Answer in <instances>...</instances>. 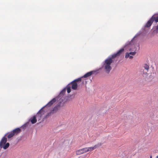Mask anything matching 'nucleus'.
Wrapping results in <instances>:
<instances>
[{"label": "nucleus", "instance_id": "obj_2", "mask_svg": "<svg viewBox=\"0 0 158 158\" xmlns=\"http://www.w3.org/2000/svg\"><path fill=\"white\" fill-rule=\"evenodd\" d=\"M44 114L43 110L41 109L39 111L36 115V116H34L31 118L29 120V121H31L32 124H34L37 122L36 118H38L39 120H40L42 115Z\"/></svg>", "mask_w": 158, "mask_h": 158}, {"label": "nucleus", "instance_id": "obj_12", "mask_svg": "<svg viewBox=\"0 0 158 158\" xmlns=\"http://www.w3.org/2000/svg\"><path fill=\"white\" fill-rule=\"evenodd\" d=\"M94 71H91L89 72H88L86 73L85 75H84L83 77H82L86 78L88 77H89L92 74Z\"/></svg>", "mask_w": 158, "mask_h": 158}, {"label": "nucleus", "instance_id": "obj_18", "mask_svg": "<svg viewBox=\"0 0 158 158\" xmlns=\"http://www.w3.org/2000/svg\"><path fill=\"white\" fill-rule=\"evenodd\" d=\"M66 89L65 88L63 89L60 92V94H64L66 92Z\"/></svg>", "mask_w": 158, "mask_h": 158}, {"label": "nucleus", "instance_id": "obj_8", "mask_svg": "<svg viewBox=\"0 0 158 158\" xmlns=\"http://www.w3.org/2000/svg\"><path fill=\"white\" fill-rule=\"evenodd\" d=\"M86 152L85 148L77 150L76 152L77 155H79Z\"/></svg>", "mask_w": 158, "mask_h": 158}, {"label": "nucleus", "instance_id": "obj_5", "mask_svg": "<svg viewBox=\"0 0 158 158\" xmlns=\"http://www.w3.org/2000/svg\"><path fill=\"white\" fill-rule=\"evenodd\" d=\"M60 108L59 106H55L53 109L49 113H48L47 115L46 116V118L47 117L51 115L52 114H53L54 113L56 112Z\"/></svg>", "mask_w": 158, "mask_h": 158}, {"label": "nucleus", "instance_id": "obj_7", "mask_svg": "<svg viewBox=\"0 0 158 158\" xmlns=\"http://www.w3.org/2000/svg\"><path fill=\"white\" fill-rule=\"evenodd\" d=\"M69 84H70V86L72 88V89L73 90H76L77 88V84L75 82V81H73L71 82Z\"/></svg>", "mask_w": 158, "mask_h": 158}, {"label": "nucleus", "instance_id": "obj_25", "mask_svg": "<svg viewBox=\"0 0 158 158\" xmlns=\"http://www.w3.org/2000/svg\"><path fill=\"white\" fill-rule=\"evenodd\" d=\"M156 158H158V155L157 156Z\"/></svg>", "mask_w": 158, "mask_h": 158}, {"label": "nucleus", "instance_id": "obj_1", "mask_svg": "<svg viewBox=\"0 0 158 158\" xmlns=\"http://www.w3.org/2000/svg\"><path fill=\"white\" fill-rule=\"evenodd\" d=\"M113 59L110 56L106 59L103 62L102 68L104 69L106 73L109 74L112 69L111 66V64L113 62Z\"/></svg>", "mask_w": 158, "mask_h": 158}, {"label": "nucleus", "instance_id": "obj_14", "mask_svg": "<svg viewBox=\"0 0 158 158\" xmlns=\"http://www.w3.org/2000/svg\"><path fill=\"white\" fill-rule=\"evenodd\" d=\"M143 68L146 70V71L143 73H147V72L148 71L149 69V65L147 64H144L143 65Z\"/></svg>", "mask_w": 158, "mask_h": 158}, {"label": "nucleus", "instance_id": "obj_19", "mask_svg": "<svg viewBox=\"0 0 158 158\" xmlns=\"http://www.w3.org/2000/svg\"><path fill=\"white\" fill-rule=\"evenodd\" d=\"M136 53V52H130L128 53V54H129L130 55L134 56L135 55Z\"/></svg>", "mask_w": 158, "mask_h": 158}, {"label": "nucleus", "instance_id": "obj_11", "mask_svg": "<svg viewBox=\"0 0 158 158\" xmlns=\"http://www.w3.org/2000/svg\"><path fill=\"white\" fill-rule=\"evenodd\" d=\"M153 22L151 18L147 22L145 25V27H148L151 26Z\"/></svg>", "mask_w": 158, "mask_h": 158}, {"label": "nucleus", "instance_id": "obj_4", "mask_svg": "<svg viewBox=\"0 0 158 158\" xmlns=\"http://www.w3.org/2000/svg\"><path fill=\"white\" fill-rule=\"evenodd\" d=\"M124 49L123 48H121L116 53H114L111 55L110 56L113 59H114L117 56H119L121 55L124 52Z\"/></svg>", "mask_w": 158, "mask_h": 158}, {"label": "nucleus", "instance_id": "obj_9", "mask_svg": "<svg viewBox=\"0 0 158 158\" xmlns=\"http://www.w3.org/2000/svg\"><path fill=\"white\" fill-rule=\"evenodd\" d=\"M7 141V138L5 136L3 137L2 139L0 142V147L2 148L3 146L5 144Z\"/></svg>", "mask_w": 158, "mask_h": 158}, {"label": "nucleus", "instance_id": "obj_15", "mask_svg": "<svg viewBox=\"0 0 158 158\" xmlns=\"http://www.w3.org/2000/svg\"><path fill=\"white\" fill-rule=\"evenodd\" d=\"M125 57L126 58H129L130 59H132L133 58V56L131 55H130L128 54V52H126V53Z\"/></svg>", "mask_w": 158, "mask_h": 158}, {"label": "nucleus", "instance_id": "obj_3", "mask_svg": "<svg viewBox=\"0 0 158 158\" xmlns=\"http://www.w3.org/2000/svg\"><path fill=\"white\" fill-rule=\"evenodd\" d=\"M21 131L20 129L19 128H17L14 129L10 133H9L7 137L8 139H10L12 137L15 135H17Z\"/></svg>", "mask_w": 158, "mask_h": 158}, {"label": "nucleus", "instance_id": "obj_21", "mask_svg": "<svg viewBox=\"0 0 158 158\" xmlns=\"http://www.w3.org/2000/svg\"><path fill=\"white\" fill-rule=\"evenodd\" d=\"M156 30H157V31H158V25L157 26Z\"/></svg>", "mask_w": 158, "mask_h": 158}, {"label": "nucleus", "instance_id": "obj_17", "mask_svg": "<svg viewBox=\"0 0 158 158\" xmlns=\"http://www.w3.org/2000/svg\"><path fill=\"white\" fill-rule=\"evenodd\" d=\"M9 143H7L6 144H4L2 148L4 149H6L9 147Z\"/></svg>", "mask_w": 158, "mask_h": 158}, {"label": "nucleus", "instance_id": "obj_22", "mask_svg": "<svg viewBox=\"0 0 158 158\" xmlns=\"http://www.w3.org/2000/svg\"><path fill=\"white\" fill-rule=\"evenodd\" d=\"M131 49H129V51H131Z\"/></svg>", "mask_w": 158, "mask_h": 158}, {"label": "nucleus", "instance_id": "obj_10", "mask_svg": "<svg viewBox=\"0 0 158 158\" xmlns=\"http://www.w3.org/2000/svg\"><path fill=\"white\" fill-rule=\"evenodd\" d=\"M56 101V98H54L49 102L45 106V107H49L51 106L53 103Z\"/></svg>", "mask_w": 158, "mask_h": 158}, {"label": "nucleus", "instance_id": "obj_20", "mask_svg": "<svg viewBox=\"0 0 158 158\" xmlns=\"http://www.w3.org/2000/svg\"><path fill=\"white\" fill-rule=\"evenodd\" d=\"M81 78H79L74 80V81H75V82H77L78 81H81Z\"/></svg>", "mask_w": 158, "mask_h": 158}, {"label": "nucleus", "instance_id": "obj_13", "mask_svg": "<svg viewBox=\"0 0 158 158\" xmlns=\"http://www.w3.org/2000/svg\"><path fill=\"white\" fill-rule=\"evenodd\" d=\"M151 19L153 22L155 21L156 23L158 22V16H156L154 15H153L151 17Z\"/></svg>", "mask_w": 158, "mask_h": 158}, {"label": "nucleus", "instance_id": "obj_16", "mask_svg": "<svg viewBox=\"0 0 158 158\" xmlns=\"http://www.w3.org/2000/svg\"><path fill=\"white\" fill-rule=\"evenodd\" d=\"M70 84H68L66 87L67 92L68 93H69L71 92V87L70 86Z\"/></svg>", "mask_w": 158, "mask_h": 158}, {"label": "nucleus", "instance_id": "obj_23", "mask_svg": "<svg viewBox=\"0 0 158 158\" xmlns=\"http://www.w3.org/2000/svg\"><path fill=\"white\" fill-rule=\"evenodd\" d=\"M128 46V47H130V45H128V46Z\"/></svg>", "mask_w": 158, "mask_h": 158}, {"label": "nucleus", "instance_id": "obj_6", "mask_svg": "<svg viewBox=\"0 0 158 158\" xmlns=\"http://www.w3.org/2000/svg\"><path fill=\"white\" fill-rule=\"evenodd\" d=\"M101 145V143H98V145H95L94 147H91L88 148H85L86 152L89 151H91L96 149L98 146H100Z\"/></svg>", "mask_w": 158, "mask_h": 158}, {"label": "nucleus", "instance_id": "obj_24", "mask_svg": "<svg viewBox=\"0 0 158 158\" xmlns=\"http://www.w3.org/2000/svg\"><path fill=\"white\" fill-rule=\"evenodd\" d=\"M150 158H152V156H150Z\"/></svg>", "mask_w": 158, "mask_h": 158}]
</instances>
